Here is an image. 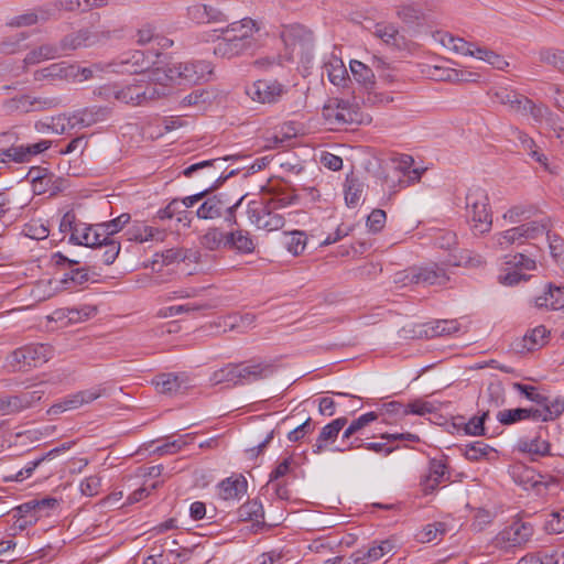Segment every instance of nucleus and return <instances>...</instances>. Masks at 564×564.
<instances>
[{"instance_id": "nucleus-1", "label": "nucleus", "mask_w": 564, "mask_h": 564, "mask_svg": "<svg viewBox=\"0 0 564 564\" xmlns=\"http://www.w3.org/2000/svg\"><path fill=\"white\" fill-rule=\"evenodd\" d=\"M155 68L143 74L140 78L133 79V83L123 87L106 86L100 89V95L107 99L113 98L122 104L131 106H144L167 94L165 84L154 80Z\"/></svg>"}, {"instance_id": "nucleus-2", "label": "nucleus", "mask_w": 564, "mask_h": 564, "mask_svg": "<svg viewBox=\"0 0 564 564\" xmlns=\"http://www.w3.org/2000/svg\"><path fill=\"white\" fill-rule=\"evenodd\" d=\"M213 74V66L207 61H191L172 63L166 68H155L154 80L167 86L169 82L177 84H197L207 80Z\"/></svg>"}, {"instance_id": "nucleus-3", "label": "nucleus", "mask_w": 564, "mask_h": 564, "mask_svg": "<svg viewBox=\"0 0 564 564\" xmlns=\"http://www.w3.org/2000/svg\"><path fill=\"white\" fill-rule=\"evenodd\" d=\"M433 37L445 48L460 55L473 56L485 61L492 67L505 70L509 66V62L501 55L486 47L476 46L474 43L467 42L462 37L444 31H436Z\"/></svg>"}, {"instance_id": "nucleus-4", "label": "nucleus", "mask_w": 564, "mask_h": 564, "mask_svg": "<svg viewBox=\"0 0 564 564\" xmlns=\"http://www.w3.org/2000/svg\"><path fill=\"white\" fill-rule=\"evenodd\" d=\"M282 198L279 194H267L262 202L248 204V217L259 229L267 231L282 228Z\"/></svg>"}, {"instance_id": "nucleus-5", "label": "nucleus", "mask_w": 564, "mask_h": 564, "mask_svg": "<svg viewBox=\"0 0 564 564\" xmlns=\"http://www.w3.org/2000/svg\"><path fill=\"white\" fill-rule=\"evenodd\" d=\"M550 226V219L542 218L497 232L491 237L492 248L496 250H506L512 245H522L527 240L543 236Z\"/></svg>"}, {"instance_id": "nucleus-6", "label": "nucleus", "mask_w": 564, "mask_h": 564, "mask_svg": "<svg viewBox=\"0 0 564 564\" xmlns=\"http://www.w3.org/2000/svg\"><path fill=\"white\" fill-rule=\"evenodd\" d=\"M466 217L475 235L490 231L492 214L487 192L481 187H473L466 195Z\"/></svg>"}, {"instance_id": "nucleus-7", "label": "nucleus", "mask_w": 564, "mask_h": 564, "mask_svg": "<svg viewBox=\"0 0 564 564\" xmlns=\"http://www.w3.org/2000/svg\"><path fill=\"white\" fill-rule=\"evenodd\" d=\"M304 165L297 160L293 151L284 150V171L288 172V177L284 176V206L297 204L303 194H313L314 187L310 186L306 182L294 183L290 175H301L304 172Z\"/></svg>"}, {"instance_id": "nucleus-8", "label": "nucleus", "mask_w": 564, "mask_h": 564, "mask_svg": "<svg viewBox=\"0 0 564 564\" xmlns=\"http://www.w3.org/2000/svg\"><path fill=\"white\" fill-rule=\"evenodd\" d=\"M54 356L50 344H30L15 349L10 355V365L14 370L25 371L47 362Z\"/></svg>"}, {"instance_id": "nucleus-9", "label": "nucleus", "mask_w": 564, "mask_h": 564, "mask_svg": "<svg viewBox=\"0 0 564 564\" xmlns=\"http://www.w3.org/2000/svg\"><path fill=\"white\" fill-rule=\"evenodd\" d=\"M313 46V33L305 25L291 23L284 25V59L295 56L303 58Z\"/></svg>"}, {"instance_id": "nucleus-10", "label": "nucleus", "mask_w": 564, "mask_h": 564, "mask_svg": "<svg viewBox=\"0 0 564 564\" xmlns=\"http://www.w3.org/2000/svg\"><path fill=\"white\" fill-rule=\"evenodd\" d=\"M532 534L533 528L530 523L517 520L498 533L495 543L506 549L519 546L527 543Z\"/></svg>"}, {"instance_id": "nucleus-11", "label": "nucleus", "mask_w": 564, "mask_h": 564, "mask_svg": "<svg viewBox=\"0 0 564 564\" xmlns=\"http://www.w3.org/2000/svg\"><path fill=\"white\" fill-rule=\"evenodd\" d=\"M44 395L43 390L23 391L15 395H0V415L18 413L34 406Z\"/></svg>"}, {"instance_id": "nucleus-12", "label": "nucleus", "mask_w": 564, "mask_h": 564, "mask_svg": "<svg viewBox=\"0 0 564 564\" xmlns=\"http://www.w3.org/2000/svg\"><path fill=\"white\" fill-rule=\"evenodd\" d=\"M104 390L100 388H91L76 393L66 395L59 402L53 404L48 410L47 414L56 415L65 411L76 410L85 404H89L93 401L101 397Z\"/></svg>"}, {"instance_id": "nucleus-13", "label": "nucleus", "mask_w": 564, "mask_h": 564, "mask_svg": "<svg viewBox=\"0 0 564 564\" xmlns=\"http://www.w3.org/2000/svg\"><path fill=\"white\" fill-rule=\"evenodd\" d=\"M510 476L512 480L521 486L524 490H534L541 494L546 489V484L543 476L534 468L524 464H514L510 468Z\"/></svg>"}, {"instance_id": "nucleus-14", "label": "nucleus", "mask_w": 564, "mask_h": 564, "mask_svg": "<svg viewBox=\"0 0 564 564\" xmlns=\"http://www.w3.org/2000/svg\"><path fill=\"white\" fill-rule=\"evenodd\" d=\"M159 55L156 50L150 51L149 54L139 50L124 53L121 55L119 62L121 72L139 74L141 77L143 74L150 72L149 68L151 64H153L151 57Z\"/></svg>"}, {"instance_id": "nucleus-15", "label": "nucleus", "mask_w": 564, "mask_h": 564, "mask_svg": "<svg viewBox=\"0 0 564 564\" xmlns=\"http://www.w3.org/2000/svg\"><path fill=\"white\" fill-rule=\"evenodd\" d=\"M259 31L260 24L251 18H243L239 21L231 22L220 30L221 34H228V36L235 37V40L245 44L247 48L252 46L253 36Z\"/></svg>"}, {"instance_id": "nucleus-16", "label": "nucleus", "mask_w": 564, "mask_h": 564, "mask_svg": "<svg viewBox=\"0 0 564 564\" xmlns=\"http://www.w3.org/2000/svg\"><path fill=\"white\" fill-rule=\"evenodd\" d=\"M381 438L387 440V443H381V442L362 443L359 440H355V442L350 443L347 448L350 449V448L365 447L368 451H372V452L383 454L384 456H387L394 451V447L388 445L389 442L405 441V442L415 443V442H419V440H420L416 434L409 433V432L408 433H394V434L386 433V434L381 435Z\"/></svg>"}, {"instance_id": "nucleus-17", "label": "nucleus", "mask_w": 564, "mask_h": 564, "mask_svg": "<svg viewBox=\"0 0 564 564\" xmlns=\"http://www.w3.org/2000/svg\"><path fill=\"white\" fill-rule=\"evenodd\" d=\"M550 332L545 326L540 325L528 330L521 338L512 343V348L519 354L531 352L542 348L549 338Z\"/></svg>"}, {"instance_id": "nucleus-18", "label": "nucleus", "mask_w": 564, "mask_h": 564, "mask_svg": "<svg viewBox=\"0 0 564 564\" xmlns=\"http://www.w3.org/2000/svg\"><path fill=\"white\" fill-rule=\"evenodd\" d=\"M448 280L446 271L437 264L411 269L410 284L444 285Z\"/></svg>"}, {"instance_id": "nucleus-19", "label": "nucleus", "mask_w": 564, "mask_h": 564, "mask_svg": "<svg viewBox=\"0 0 564 564\" xmlns=\"http://www.w3.org/2000/svg\"><path fill=\"white\" fill-rule=\"evenodd\" d=\"M152 383L159 393L174 395L188 389L189 378L185 373H161L152 380Z\"/></svg>"}, {"instance_id": "nucleus-20", "label": "nucleus", "mask_w": 564, "mask_h": 564, "mask_svg": "<svg viewBox=\"0 0 564 564\" xmlns=\"http://www.w3.org/2000/svg\"><path fill=\"white\" fill-rule=\"evenodd\" d=\"M349 66L352 77L368 90V102L375 104L377 101L382 102L384 100L389 102L392 100L390 97L379 99L377 95L372 96L370 89L375 86V73L370 66L356 59L350 61Z\"/></svg>"}, {"instance_id": "nucleus-21", "label": "nucleus", "mask_w": 564, "mask_h": 564, "mask_svg": "<svg viewBox=\"0 0 564 564\" xmlns=\"http://www.w3.org/2000/svg\"><path fill=\"white\" fill-rule=\"evenodd\" d=\"M97 40L98 36L89 29H80L65 35L56 46L59 47V56H62L68 52L90 46L96 43Z\"/></svg>"}, {"instance_id": "nucleus-22", "label": "nucleus", "mask_w": 564, "mask_h": 564, "mask_svg": "<svg viewBox=\"0 0 564 564\" xmlns=\"http://www.w3.org/2000/svg\"><path fill=\"white\" fill-rule=\"evenodd\" d=\"M449 479L447 466L441 459H432L429 465V471L421 481L424 495L433 494L437 487Z\"/></svg>"}, {"instance_id": "nucleus-23", "label": "nucleus", "mask_w": 564, "mask_h": 564, "mask_svg": "<svg viewBox=\"0 0 564 564\" xmlns=\"http://www.w3.org/2000/svg\"><path fill=\"white\" fill-rule=\"evenodd\" d=\"M394 545L390 540H383L367 549H359L351 554L354 564H370L392 552Z\"/></svg>"}, {"instance_id": "nucleus-24", "label": "nucleus", "mask_w": 564, "mask_h": 564, "mask_svg": "<svg viewBox=\"0 0 564 564\" xmlns=\"http://www.w3.org/2000/svg\"><path fill=\"white\" fill-rule=\"evenodd\" d=\"M272 367L263 364H236V386L254 382L272 373Z\"/></svg>"}, {"instance_id": "nucleus-25", "label": "nucleus", "mask_w": 564, "mask_h": 564, "mask_svg": "<svg viewBox=\"0 0 564 564\" xmlns=\"http://www.w3.org/2000/svg\"><path fill=\"white\" fill-rule=\"evenodd\" d=\"M53 260L56 265H66L68 269L62 279L64 284L73 283L74 285H82L89 280L88 271L85 268H76L80 261L68 259L61 252L55 253Z\"/></svg>"}, {"instance_id": "nucleus-26", "label": "nucleus", "mask_w": 564, "mask_h": 564, "mask_svg": "<svg viewBox=\"0 0 564 564\" xmlns=\"http://www.w3.org/2000/svg\"><path fill=\"white\" fill-rule=\"evenodd\" d=\"M282 93V87L278 82H270L265 79L257 80L247 94L253 99L260 102H274L279 99Z\"/></svg>"}, {"instance_id": "nucleus-27", "label": "nucleus", "mask_w": 564, "mask_h": 564, "mask_svg": "<svg viewBox=\"0 0 564 564\" xmlns=\"http://www.w3.org/2000/svg\"><path fill=\"white\" fill-rule=\"evenodd\" d=\"M248 482L242 475H232L219 482L218 496L224 500H240L247 494Z\"/></svg>"}, {"instance_id": "nucleus-28", "label": "nucleus", "mask_w": 564, "mask_h": 564, "mask_svg": "<svg viewBox=\"0 0 564 564\" xmlns=\"http://www.w3.org/2000/svg\"><path fill=\"white\" fill-rule=\"evenodd\" d=\"M106 117V109L101 107L84 108L74 111L68 116L69 128H88L102 121Z\"/></svg>"}, {"instance_id": "nucleus-29", "label": "nucleus", "mask_w": 564, "mask_h": 564, "mask_svg": "<svg viewBox=\"0 0 564 564\" xmlns=\"http://www.w3.org/2000/svg\"><path fill=\"white\" fill-rule=\"evenodd\" d=\"M126 237L129 241L147 242V241H162L165 234L163 230L148 226L143 221H134L126 231Z\"/></svg>"}, {"instance_id": "nucleus-30", "label": "nucleus", "mask_w": 564, "mask_h": 564, "mask_svg": "<svg viewBox=\"0 0 564 564\" xmlns=\"http://www.w3.org/2000/svg\"><path fill=\"white\" fill-rule=\"evenodd\" d=\"M347 424L346 417H337L330 423L326 424L319 432L315 444L313 445V453L321 454L328 444L334 443L338 437L339 432Z\"/></svg>"}, {"instance_id": "nucleus-31", "label": "nucleus", "mask_w": 564, "mask_h": 564, "mask_svg": "<svg viewBox=\"0 0 564 564\" xmlns=\"http://www.w3.org/2000/svg\"><path fill=\"white\" fill-rule=\"evenodd\" d=\"M539 308L561 310L564 307V286L549 284L543 293L535 297Z\"/></svg>"}, {"instance_id": "nucleus-32", "label": "nucleus", "mask_w": 564, "mask_h": 564, "mask_svg": "<svg viewBox=\"0 0 564 564\" xmlns=\"http://www.w3.org/2000/svg\"><path fill=\"white\" fill-rule=\"evenodd\" d=\"M494 97L497 102L507 106L510 111L516 113H520L521 108L529 105L528 97L506 87L496 89Z\"/></svg>"}, {"instance_id": "nucleus-33", "label": "nucleus", "mask_w": 564, "mask_h": 564, "mask_svg": "<svg viewBox=\"0 0 564 564\" xmlns=\"http://www.w3.org/2000/svg\"><path fill=\"white\" fill-rule=\"evenodd\" d=\"M94 249V258L101 261L106 265L112 264L119 256L120 242L116 239H106L100 237L98 245L91 247Z\"/></svg>"}, {"instance_id": "nucleus-34", "label": "nucleus", "mask_w": 564, "mask_h": 564, "mask_svg": "<svg viewBox=\"0 0 564 564\" xmlns=\"http://www.w3.org/2000/svg\"><path fill=\"white\" fill-rule=\"evenodd\" d=\"M247 50L245 44H241L238 40H235V37H230L228 34H221L214 46V54L223 58H231L242 54Z\"/></svg>"}, {"instance_id": "nucleus-35", "label": "nucleus", "mask_w": 564, "mask_h": 564, "mask_svg": "<svg viewBox=\"0 0 564 564\" xmlns=\"http://www.w3.org/2000/svg\"><path fill=\"white\" fill-rule=\"evenodd\" d=\"M59 57V47L56 44L45 43L32 48L24 57L25 67L40 64L44 61Z\"/></svg>"}, {"instance_id": "nucleus-36", "label": "nucleus", "mask_w": 564, "mask_h": 564, "mask_svg": "<svg viewBox=\"0 0 564 564\" xmlns=\"http://www.w3.org/2000/svg\"><path fill=\"white\" fill-rule=\"evenodd\" d=\"M373 35L392 47L400 48L404 44V37L392 23H377L373 29Z\"/></svg>"}, {"instance_id": "nucleus-37", "label": "nucleus", "mask_w": 564, "mask_h": 564, "mask_svg": "<svg viewBox=\"0 0 564 564\" xmlns=\"http://www.w3.org/2000/svg\"><path fill=\"white\" fill-rule=\"evenodd\" d=\"M101 234L98 230L93 231V226L77 221L72 231L70 241L85 247H93L100 241Z\"/></svg>"}, {"instance_id": "nucleus-38", "label": "nucleus", "mask_w": 564, "mask_h": 564, "mask_svg": "<svg viewBox=\"0 0 564 564\" xmlns=\"http://www.w3.org/2000/svg\"><path fill=\"white\" fill-rule=\"evenodd\" d=\"M73 69L66 63H54L47 67L34 72V80L41 82L44 79H65L69 80Z\"/></svg>"}, {"instance_id": "nucleus-39", "label": "nucleus", "mask_w": 564, "mask_h": 564, "mask_svg": "<svg viewBox=\"0 0 564 564\" xmlns=\"http://www.w3.org/2000/svg\"><path fill=\"white\" fill-rule=\"evenodd\" d=\"M395 17L405 25H415L423 20V10L414 2H402L395 7Z\"/></svg>"}, {"instance_id": "nucleus-40", "label": "nucleus", "mask_w": 564, "mask_h": 564, "mask_svg": "<svg viewBox=\"0 0 564 564\" xmlns=\"http://www.w3.org/2000/svg\"><path fill=\"white\" fill-rule=\"evenodd\" d=\"M345 203L349 208H355L361 202L364 183L354 174L347 175L344 184Z\"/></svg>"}, {"instance_id": "nucleus-41", "label": "nucleus", "mask_w": 564, "mask_h": 564, "mask_svg": "<svg viewBox=\"0 0 564 564\" xmlns=\"http://www.w3.org/2000/svg\"><path fill=\"white\" fill-rule=\"evenodd\" d=\"M542 408H534L535 421H552L558 417L564 412V399L555 398L552 401H543Z\"/></svg>"}, {"instance_id": "nucleus-42", "label": "nucleus", "mask_w": 564, "mask_h": 564, "mask_svg": "<svg viewBox=\"0 0 564 564\" xmlns=\"http://www.w3.org/2000/svg\"><path fill=\"white\" fill-rule=\"evenodd\" d=\"M226 203L218 196L207 198L197 209L196 215L200 219H215L223 215Z\"/></svg>"}, {"instance_id": "nucleus-43", "label": "nucleus", "mask_w": 564, "mask_h": 564, "mask_svg": "<svg viewBox=\"0 0 564 564\" xmlns=\"http://www.w3.org/2000/svg\"><path fill=\"white\" fill-rule=\"evenodd\" d=\"M497 420L503 425H510L523 420L535 421L534 408L501 410L497 414Z\"/></svg>"}, {"instance_id": "nucleus-44", "label": "nucleus", "mask_w": 564, "mask_h": 564, "mask_svg": "<svg viewBox=\"0 0 564 564\" xmlns=\"http://www.w3.org/2000/svg\"><path fill=\"white\" fill-rule=\"evenodd\" d=\"M520 452L538 456H545L550 453V443L541 436L521 438L518 442Z\"/></svg>"}, {"instance_id": "nucleus-45", "label": "nucleus", "mask_w": 564, "mask_h": 564, "mask_svg": "<svg viewBox=\"0 0 564 564\" xmlns=\"http://www.w3.org/2000/svg\"><path fill=\"white\" fill-rule=\"evenodd\" d=\"M226 245L241 253H250L254 249V243L249 234L243 230H237L227 235Z\"/></svg>"}, {"instance_id": "nucleus-46", "label": "nucleus", "mask_w": 564, "mask_h": 564, "mask_svg": "<svg viewBox=\"0 0 564 564\" xmlns=\"http://www.w3.org/2000/svg\"><path fill=\"white\" fill-rule=\"evenodd\" d=\"M430 75L435 80H445V82H469L473 80L470 77L475 76L471 73L459 72L454 68L443 67V66H434L430 72Z\"/></svg>"}, {"instance_id": "nucleus-47", "label": "nucleus", "mask_w": 564, "mask_h": 564, "mask_svg": "<svg viewBox=\"0 0 564 564\" xmlns=\"http://www.w3.org/2000/svg\"><path fill=\"white\" fill-rule=\"evenodd\" d=\"M324 73H326L329 82L336 86L344 85L348 78V73L343 61L336 57L325 63Z\"/></svg>"}, {"instance_id": "nucleus-48", "label": "nucleus", "mask_w": 564, "mask_h": 564, "mask_svg": "<svg viewBox=\"0 0 564 564\" xmlns=\"http://www.w3.org/2000/svg\"><path fill=\"white\" fill-rule=\"evenodd\" d=\"M29 34L20 32L10 36H6L0 42V52L7 55L19 53L26 48L25 41Z\"/></svg>"}, {"instance_id": "nucleus-49", "label": "nucleus", "mask_w": 564, "mask_h": 564, "mask_svg": "<svg viewBox=\"0 0 564 564\" xmlns=\"http://www.w3.org/2000/svg\"><path fill=\"white\" fill-rule=\"evenodd\" d=\"M226 241L227 235L216 227L209 228L199 239L202 247L210 251L227 247Z\"/></svg>"}, {"instance_id": "nucleus-50", "label": "nucleus", "mask_w": 564, "mask_h": 564, "mask_svg": "<svg viewBox=\"0 0 564 564\" xmlns=\"http://www.w3.org/2000/svg\"><path fill=\"white\" fill-rule=\"evenodd\" d=\"M306 242L307 237L304 231L292 230L290 232H284V246L293 257H296L304 251Z\"/></svg>"}, {"instance_id": "nucleus-51", "label": "nucleus", "mask_w": 564, "mask_h": 564, "mask_svg": "<svg viewBox=\"0 0 564 564\" xmlns=\"http://www.w3.org/2000/svg\"><path fill=\"white\" fill-rule=\"evenodd\" d=\"M460 325L456 319H438L435 321L425 334L431 337L447 336L459 332Z\"/></svg>"}, {"instance_id": "nucleus-52", "label": "nucleus", "mask_w": 564, "mask_h": 564, "mask_svg": "<svg viewBox=\"0 0 564 564\" xmlns=\"http://www.w3.org/2000/svg\"><path fill=\"white\" fill-rule=\"evenodd\" d=\"M75 442L74 441H70V442H66V443H63L61 446H57V447H54L53 449H51L50 452L45 453L44 455H42L41 457L32 460V462H29L25 467H23V473L25 474V476H28V478L33 474V471L44 462L46 460H50L52 458H54L55 456H57L58 454L65 452V451H68L73 446H74Z\"/></svg>"}, {"instance_id": "nucleus-53", "label": "nucleus", "mask_w": 564, "mask_h": 564, "mask_svg": "<svg viewBox=\"0 0 564 564\" xmlns=\"http://www.w3.org/2000/svg\"><path fill=\"white\" fill-rule=\"evenodd\" d=\"M302 415V419L300 420V423L296 426H293L291 430H289L286 437L290 442H299L302 438L305 437L306 434L311 433L313 431L312 426V420L306 414L305 410L302 409L297 412V415Z\"/></svg>"}, {"instance_id": "nucleus-54", "label": "nucleus", "mask_w": 564, "mask_h": 564, "mask_svg": "<svg viewBox=\"0 0 564 564\" xmlns=\"http://www.w3.org/2000/svg\"><path fill=\"white\" fill-rule=\"evenodd\" d=\"M36 506L37 500L33 499L20 505L14 509V517H19V521L22 520V522L19 524L20 528H24L28 524L36 522L39 519V517H35V514H37Z\"/></svg>"}, {"instance_id": "nucleus-55", "label": "nucleus", "mask_w": 564, "mask_h": 564, "mask_svg": "<svg viewBox=\"0 0 564 564\" xmlns=\"http://www.w3.org/2000/svg\"><path fill=\"white\" fill-rule=\"evenodd\" d=\"M262 517V506L256 500L247 501L238 509V518L240 521H256L259 524V519Z\"/></svg>"}, {"instance_id": "nucleus-56", "label": "nucleus", "mask_w": 564, "mask_h": 564, "mask_svg": "<svg viewBox=\"0 0 564 564\" xmlns=\"http://www.w3.org/2000/svg\"><path fill=\"white\" fill-rule=\"evenodd\" d=\"M209 381L214 386L221 383L236 386V364H228L225 367L215 370L210 375Z\"/></svg>"}, {"instance_id": "nucleus-57", "label": "nucleus", "mask_w": 564, "mask_h": 564, "mask_svg": "<svg viewBox=\"0 0 564 564\" xmlns=\"http://www.w3.org/2000/svg\"><path fill=\"white\" fill-rule=\"evenodd\" d=\"M253 322H254V315H252V314H249V313L243 314V315L231 314L224 318V326L226 329H229V330L238 329V330L243 332L245 329L250 327L253 324Z\"/></svg>"}, {"instance_id": "nucleus-58", "label": "nucleus", "mask_w": 564, "mask_h": 564, "mask_svg": "<svg viewBox=\"0 0 564 564\" xmlns=\"http://www.w3.org/2000/svg\"><path fill=\"white\" fill-rule=\"evenodd\" d=\"M519 115H530L536 122L546 120L547 124H550V117H555L550 112L547 107L543 105H536L531 99H529V105H525L523 108H521Z\"/></svg>"}, {"instance_id": "nucleus-59", "label": "nucleus", "mask_w": 564, "mask_h": 564, "mask_svg": "<svg viewBox=\"0 0 564 564\" xmlns=\"http://www.w3.org/2000/svg\"><path fill=\"white\" fill-rule=\"evenodd\" d=\"M534 208L530 206L517 205L510 207L503 215L502 218L510 223L517 224L527 220L532 217Z\"/></svg>"}, {"instance_id": "nucleus-60", "label": "nucleus", "mask_w": 564, "mask_h": 564, "mask_svg": "<svg viewBox=\"0 0 564 564\" xmlns=\"http://www.w3.org/2000/svg\"><path fill=\"white\" fill-rule=\"evenodd\" d=\"M490 409L481 410L480 415H475L465 424V433L473 436L485 435V421L489 416Z\"/></svg>"}, {"instance_id": "nucleus-61", "label": "nucleus", "mask_w": 564, "mask_h": 564, "mask_svg": "<svg viewBox=\"0 0 564 564\" xmlns=\"http://www.w3.org/2000/svg\"><path fill=\"white\" fill-rule=\"evenodd\" d=\"M445 533V527L441 522L430 523L425 525L417 534L416 538L421 543H430L441 539Z\"/></svg>"}, {"instance_id": "nucleus-62", "label": "nucleus", "mask_w": 564, "mask_h": 564, "mask_svg": "<svg viewBox=\"0 0 564 564\" xmlns=\"http://www.w3.org/2000/svg\"><path fill=\"white\" fill-rule=\"evenodd\" d=\"M506 264L519 272L532 271L536 268L535 260L523 253H516L507 257Z\"/></svg>"}, {"instance_id": "nucleus-63", "label": "nucleus", "mask_w": 564, "mask_h": 564, "mask_svg": "<svg viewBox=\"0 0 564 564\" xmlns=\"http://www.w3.org/2000/svg\"><path fill=\"white\" fill-rule=\"evenodd\" d=\"M541 62L564 72V51L558 48H545L540 52Z\"/></svg>"}, {"instance_id": "nucleus-64", "label": "nucleus", "mask_w": 564, "mask_h": 564, "mask_svg": "<svg viewBox=\"0 0 564 564\" xmlns=\"http://www.w3.org/2000/svg\"><path fill=\"white\" fill-rule=\"evenodd\" d=\"M544 529L549 534L564 533V508L549 514L544 522Z\"/></svg>"}]
</instances>
